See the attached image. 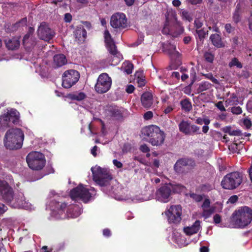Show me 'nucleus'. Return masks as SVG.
<instances>
[{
	"mask_svg": "<svg viewBox=\"0 0 252 252\" xmlns=\"http://www.w3.org/2000/svg\"><path fill=\"white\" fill-rule=\"evenodd\" d=\"M190 198H192L196 202H200L203 199V196L200 194L192 193L189 194Z\"/></svg>",
	"mask_w": 252,
	"mask_h": 252,
	"instance_id": "a18cd8bd",
	"label": "nucleus"
},
{
	"mask_svg": "<svg viewBox=\"0 0 252 252\" xmlns=\"http://www.w3.org/2000/svg\"><path fill=\"white\" fill-rule=\"evenodd\" d=\"M225 105L226 107L231 105H237L240 104L238 97L235 94H232L229 98L225 100Z\"/></svg>",
	"mask_w": 252,
	"mask_h": 252,
	"instance_id": "473e14b6",
	"label": "nucleus"
},
{
	"mask_svg": "<svg viewBox=\"0 0 252 252\" xmlns=\"http://www.w3.org/2000/svg\"><path fill=\"white\" fill-rule=\"evenodd\" d=\"M215 106L221 111H225L226 110L222 101H219L215 104Z\"/></svg>",
	"mask_w": 252,
	"mask_h": 252,
	"instance_id": "6e6d98bb",
	"label": "nucleus"
},
{
	"mask_svg": "<svg viewBox=\"0 0 252 252\" xmlns=\"http://www.w3.org/2000/svg\"><path fill=\"white\" fill-rule=\"evenodd\" d=\"M211 207H210V200L208 198L205 199L201 205V209H207L210 208Z\"/></svg>",
	"mask_w": 252,
	"mask_h": 252,
	"instance_id": "864d4df0",
	"label": "nucleus"
},
{
	"mask_svg": "<svg viewBox=\"0 0 252 252\" xmlns=\"http://www.w3.org/2000/svg\"><path fill=\"white\" fill-rule=\"evenodd\" d=\"M201 216L205 219L209 218L211 215L214 213L215 208L213 207H211L210 208L203 209H202Z\"/></svg>",
	"mask_w": 252,
	"mask_h": 252,
	"instance_id": "a19ab883",
	"label": "nucleus"
},
{
	"mask_svg": "<svg viewBox=\"0 0 252 252\" xmlns=\"http://www.w3.org/2000/svg\"><path fill=\"white\" fill-rule=\"evenodd\" d=\"M145 135L149 137V142L153 146L161 145L165 139V135L163 131L156 126H150L143 129Z\"/></svg>",
	"mask_w": 252,
	"mask_h": 252,
	"instance_id": "423d86ee",
	"label": "nucleus"
},
{
	"mask_svg": "<svg viewBox=\"0 0 252 252\" xmlns=\"http://www.w3.org/2000/svg\"><path fill=\"white\" fill-rule=\"evenodd\" d=\"M194 165V162L190 159H181L178 160L174 165V169L177 172H180L181 169L184 166H193Z\"/></svg>",
	"mask_w": 252,
	"mask_h": 252,
	"instance_id": "aec40b11",
	"label": "nucleus"
},
{
	"mask_svg": "<svg viewBox=\"0 0 252 252\" xmlns=\"http://www.w3.org/2000/svg\"><path fill=\"white\" fill-rule=\"evenodd\" d=\"M172 187L170 184H167L158 189L156 192V200L162 203L169 202L172 194Z\"/></svg>",
	"mask_w": 252,
	"mask_h": 252,
	"instance_id": "2eb2a0df",
	"label": "nucleus"
},
{
	"mask_svg": "<svg viewBox=\"0 0 252 252\" xmlns=\"http://www.w3.org/2000/svg\"><path fill=\"white\" fill-rule=\"evenodd\" d=\"M113 163L115 166L118 168H120L123 167V163L117 159H114L113 160Z\"/></svg>",
	"mask_w": 252,
	"mask_h": 252,
	"instance_id": "052dcab7",
	"label": "nucleus"
},
{
	"mask_svg": "<svg viewBox=\"0 0 252 252\" xmlns=\"http://www.w3.org/2000/svg\"><path fill=\"white\" fill-rule=\"evenodd\" d=\"M238 200V197L237 195H233L231 196L229 199L228 202L231 203H234Z\"/></svg>",
	"mask_w": 252,
	"mask_h": 252,
	"instance_id": "0e129e2a",
	"label": "nucleus"
},
{
	"mask_svg": "<svg viewBox=\"0 0 252 252\" xmlns=\"http://www.w3.org/2000/svg\"><path fill=\"white\" fill-rule=\"evenodd\" d=\"M27 18H23L19 22L16 23L14 25V26L15 28H18L21 27L25 26L27 25Z\"/></svg>",
	"mask_w": 252,
	"mask_h": 252,
	"instance_id": "49530a36",
	"label": "nucleus"
},
{
	"mask_svg": "<svg viewBox=\"0 0 252 252\" xmlns=\"http://www.w3.org/2000/svg\"><path fill=\"white\" fill-rule=\"evenodd\" d=\"M4 115L9 117L10 121H11L13 124L17 122L19 117V113L14 109L8 110L6 113L4 114Z\"/></svg>",
	"mask_w": 252,
	"mask_h": 252,
	"instance_id": "c85d7f7f",
	"label": "nucleus"
},
{
	"mask_svg": "<svg viewBox=\"0 0 252 252\" xmlns=\"http://www.w3.org/2000/svg\"><path fill=\"white\" fill-rule=\"evenodd\" d=\"M194 25L196 29L200 28L203 25L202 20L199 19H195L194 21Z\"/></svg>",
	"mask_w": 252,
	"mask_h": 252,
	"instance_id": "13d9d810",
	"label": "nucleus"
},
{
	"mask_svg": "<svg viewBox=\"0 0 252 252\" xmlns=\"http://www.w3.org/2000/svg\"><path fill=\"white\" fill-rule=\"evenodd\" d=\"M222 131L224 133H228L231 136L241 135V131L239 129H232L230 126H226L222 128Z\"/></svg>",
	"mask_w": 252,
	"mask_h": 252,
	"instance_id": "72a5a7b5",
	"label": "nucleus"
},
{
	"mask_svg": "<svg viewBox=\"0 0 252 252\" xmlns=\"http://www.w3.org/2000/svg\"><path fill=\"white\" fill-rule=\"evenodd\" d=\"M204 58L206 61L212 63L214 57L212 54L210 52H206L204 54Z\"/></svg>",
	"mask_w": 252,
	"mask_h": 252,
	"instance_id": "09e8293b",
	"label": "nucleus"
},
{
	"mask_svg": "<svg viewBox=\"0 0 252 252\" xmlns=\"http://www.w3.org/2000/svg\"><path fill=\"white\" fill-rule=\"evenodd\" d=\"M153 198V190L146 189L142 191L141 193L136 194L133 196L132 200L134 202H141L148 201Z\"/></svg>",
	"mask_w": 252,
	"mask_h": 252,
	"instance_id": "6ab92c4d",
	"label": "nucleus"
},
{
	"mask_svg": "<svg viewBox=\"0 0 252 252\" xmlns=\"http://www.w3.org/2000/svg\"><path fill=\"white\" fill-rule=\"evenodd\" d=\"M190 134L191 133H199L200 128L195 125H190Z\"/></svg>",
	"mask_w": 252,
	"mask_h": 252,
	"instance_id": "4d7b16f0",
	"label": "nucleus"
},
{
	"mask_svg": "<svg viewBox=\"0 0 252 252\" xmlns=\"http://www.w3.org/2000/svg\"><path fill=\"white\" fill-rule=\"evenodd\" d=\"M242 181V175L238 172H234L225 175L221 182V185L225 189H233L239 186Z\"/></svg>",
	"mask_w": 252,
	"mask_h": 252,
	"instance_id": "1a4fd4ad",
	"label": "nucleus"
},
{
	"mask_svg": "<svg viewBox=\"0 0 252 252\" xmlns=\"http://www.w3.org/2000/svg\"><path fill=\"white\" fill-rule=\"evenodd\" d=\"M135 80L139 87H142L145 84V80L141 72H136L135 75Z\"/></svg>",
	"mask_w": 252,
	"mask_h": 252,
	"instance_id": "58836bf2",
	"label": "nucleus"
},
{
	"mask_svg": "<svg viewBox=\"0 0 252 252\" xmlns=\"http://www.w3.org/2000/svg\"><path fill=\"white\" fill-rule=\"evenodd\" d=\"M229 66L230 67L236 66L238 68H242V64L236 58H233L232 61L229 63Z\"/></svg>",
	"mask_w": 252,
	"mask_h": 252,
	"instance_id": "c03bdc74",
	"label": "nucleus"
},
{
	"mask_svg": "<svg viewBox=\"0 0 252 252\" xmlns=\"http://www.w3.org/2000/svg\"><path fill=\"white\" fill-rule=\"evenodd\" d=\"M245 6V3L243 0L240 1L237 4L236 9L234 11L233 16V21L235 23H238L240 21V13L242 8Z\"/></svg>",
	"mask_w": 252,
	"mask_h": 252,
	"instance_id": "393cba45",
	"label": "nucleus"
},
{
	"mask_svg": "<svg viewBox=\"0 0 252 252\" xmlns=\"http://www.w3.org/2000/svg\"><path fill=\"white\" fill-rule=\"evenodd\" d=\"M24 139V134L20 128H12L6 132L3 142L7 149L16 150L22 147Z\"/></svg>",
	"mask_w": 252,
	"mask_h": 252,
	"instance_id": "39448f33",
	"label": "nucleus"
},
{
	"mask_svg": "<svg viewBox=\"0 0 252 252\" xmlns=\"http://www.w3.org/2000/svg\"><path fill=\"white\" fill-rule=\"evenodd\" d=\"M67 97L72 100L81 102L80 106L87 111H90L92 108L91 99L88 97L86 94L84 92L76 91L69 94Z\"/></svg>",
	"mask_w": 252,
	"mask_h": 252,
	"instance_id": "9b49d317",
	"label": "nucleus"
},
{
	"mask_svg": "<svg viewBox=\"0 0 252 252\" xmlns=\"http://www.w3.org/2000/svg\"><path fill=\"white\" fill-rule=\"evenodd\" d=\"M252 220V210L243 206L235 210L231 217L230 225L233 228H244Z\"/></svg>",
	"mask_w": 252,
	"mask_h": 252,
	"instance_id": "20e7f679",
	"label": "nucleus"
},
{
	"mask_svg": "<svg viewBox=\"0 0 252 252\" xmlns=\"http://www.w3.org/2000/svg\"><path fill=\"white\" fill-rule=\"evenodd\" d=\"M200 228V221L196 220L190 227H187L184 228L185 233L189 235L196 233Z\"/></svg>",
	"mask_w": 252,
	"mask_h": 252,
	"instance_id": "bb28decb",
	"label": "nucleus"
},
{
	"mask_svg": "<svg viewBox=\"0 0 252 252\" xmlns=\"http://www.w3.org/2000/svg\"><path fill=\"white\" fill-rule=\"evenodd\" d=\"M213 187L210 185H203L200 186V190L202 191H208L213 189Z\"/></svg>",
	"mask_w": 252,
	"mask_h": 252,
	"instance_id": "603ef678",
	"label": "nucleus"
},
{
	"mask_svg": "<svg viewBox=\"0 0 252 252\" xmlns=\"http://www.w3.org/2000/svg\"><path fill=\"white\" fill-rule=\"evenodd\" d=\"M172 187V192H176V193H180L182 191H183L185 189V187L183 186H182L179 184L173 185L170 184Z\"/></svg>",
	"mask_w": 252,
	"mask_h": 252,
	"instance_id": "37998d69",
	"label": "nucleus"
},
{
	"mask_svg": "<svg viewBox=\"0 0 252 252\" xmlns=\"http://www.w3.org/2000/svg\"><path fill=\"white\" fill-rule=\"evenodd\" d=\"M243 125L247 128H249L252 126V124L250 119L245 118L243 121Z\"/></svg>",
	"mask_w": 252,
	"mask_h": 252,
	"instance_id": "5fc2aeb1",
	"label": "nucleus"
},
{
	"mask_svg": "<svg viewBox=\"0 0 252 252\" xmlns=\"http://www.w3.org/2000/svg\"><path fill=\"white\" fill-rule=\"evenodd\" d=\"M79 72L71 69L65 71L62 76V86L65 88H69L74 85L79 80Z\"/></svg>",
	"mask_w": 252,
	"mask_h": 252,
	"instance_id": "ddd939ff",
	"label": "nucleus"
},
{
	"mask_svg": "<svg viewBox=\"0 0 252 252\" xmlns=\"http://www.w3.org/2000/svg\"><path fill=\"white\" fill-rule=\"evenodd\" d=\"M180 13L182 18L183 20L188 21L189 22H190L192 20V15L188 11L185 9H181Z\"/></svg>",
	"mask_w": 252,
	"mask_h": 252,
	"instance_id": "79ce46f5",
	"label": "nucleus"
},
{
	"mask_svg": "<svg viewBox=\"0 0 252 252\" xmlns=\"http://www.w3.org/2000/svg\"><path fill=\"white\" fill-rule=\"evenodd\" d=\"M181 73H182L181 75V79L183 81L186 80L188 77V75L186 73V72L187 71V70L186 68H183L182 67L181 68Z\"/></svg>",
	"mask_w": 252,
	"mask_h": 252,
	"instance_id": "3c124183",
	"label": "nucleus"
},
{
	"mask_svg": "<svg viewBox=\"0 0 252 252\" xmlns=\"http://www.w3.org/2000/svg\"><path fill=\"white\" fill-rule=\"evenodd\" d=\"M93 180L96 184L102 188L106 193H110L113 190L112 175L109 169L102 168L97 165L91 168Z\"/></svg>",
	"mask_w": 252,
	"mask_h": 252,
	"instance_id": "f03ea898",
	"label": "nucleus"
},
{
	"mask_svg": "<svg viewBox=\"0 0 252 252\" xmlns=\"http://www.w3.org/2000/svg\"><path fill=\"white\" fill-rule=\"evenodd\" d=\"M95 194L96 191L94 188L88 189L82 184L72 189L70 192L72 199L82 200L85 203L92 199Z\"/></svg>",
	"mask_w": 252,
	"mask_h": 252,
	"instance_id": "0eeeda50",
	"label": "nucleus"
},
{
	"mask_svg": "<svg viewBox=\"0 0 252 252\" xmlns=\"http://www.w3.org/2000/svg\"><path fill=\"white\" fill-rule=\"evenodd\" d=\"M6 47L9 50H15L17 49L20 44V42L17 38L13 37L6 39L5 41Z\"/></svg>",
	"mask_w": 252,
	"mask_h": 252,
	"instance_id": "cd10ccee",
	"label": "nucleus"
},
{
	"mask_svg": "<svg viewBox=\"0 0 252 252\" xmlns=\"http://www.w3.org/2000/svg\"><path fill=\"white\" fill-rule=\"evenodd\" d=\"M163 50L172 57H178L179 55L178 52L176 51V45L174 44H164Z\"/></svg>",
	"mask_w": 252,
	"mask_h": 252,
	"instance_id": "b1692460",
	"label": "nucleus"
},
{
	"mask_svg": "<svg viewBox=\"0 0 252 252\" xmlns=\"http://www.w3.org/2000/svg\"><path fill=\"white\" fill-rule=\"evenodd\" d=\"M104 37L107 50L111 54L114 56V57L118 59V61H119L121 59V55L117 51L114 40L107 30L104 32Z\"/></svg>",
	"mask_w": 252,
	"mask_h": 252,
	"instance_id": "dca6fc26",
	"label": "nucleus"
},
{
	"mask_svg": "<svg viewBox=\"0 0 252 252\" xmlns=\"http://www.w3.org/2000/svg\"><path fill=\"white\" fill-rule=\"evenodd\" d=\"M49 196L51 199L52 197L54 198L51 200V204L49 205V207L52 210V216L56 219H64L65 215H63V209L66 207V204L65 203H60L59 201H56L58 196L56 194L54 191H51L50 192Z\"/></svg>",
	"mask_w": 252,
	"mask_h": 252,
	"instance_id": "9d476101",
	"label": "nucleus"
},
{
	"mask_svg": "<svg viewBox=\"0 0 252 252\" xmlns=\"http://www.w3.org/2000/svg\"><path fill=\"white\" fill-rule=\"evenodd\" d=\"M10 118L4 114L0 116V128L3 129L9 126Z\"/></svg>",
	"mask_w": 252,
	"mask_h": 252,
	"instance_id": "c9c22d12",
	"label": "nucleus"
},
{
	"mask_svg": "<svg viewBox=\"0 0 252 252\" xmlns=\"http://www.w3.org/2000/svg\"><path fill=\"white\" fill-rule=\"evenodd\" d=\"M38 35L40 38L45 41H49L51 39L54 35V32L51 29L49 28L48 25L45 23H42L38 28Z\"/></svg>",
	"mask_w": 252,
	"mask_h": 252,
	"instance_id": "a211bd4d",
	"label": "nucleus"
},
{
	"mask_svg": "<svg viewBox=\"0 0 252 252\" xmlns=\"http://www.w3.org/2000/svg\"><path fill=\"white\" fill-rule=\"evenodd\" d=\"M64 19L66 22H70L72 20V16L69 13H66L64 15Z\"/></svg>",
	"mask_w": 252,
	"mask_h": 252,
	"instance_id": "338daca9",
	"label": "nucleus"
},
{
	"mask_svg": "<svg viewBox=\"0 0 252 252\" xmlns=\"http://www.w3.org/2000/svg\"><path fill=\"white\" fill-rule=\"evenodd\" d=\"M166 21L162 29L164 34H170L173 37H177L183 32L184 28L177 21L175 11L172 8L167 10L165 14Z\"/></svg>",
	"mask_w": 252,
	"mask_h": 252,
	"instance_id": "7ed1b4c3",
	"label": "nucleus"
},
{
	"mask_svg": "<svg viewBox=\"0 0 252 252\" xmlns=\"http://www.w3.org/2000/svg\"><path fill=\"white\" fill-rule=\"evenodd\" d=\"M190 125L189 122L182 121L179 125V130L186 135L190 134Z\"/></svg>",
	"mask_w": 252,
	"mask_h": 252,
	"instance_id": "7c9ffc66",
	"label": "nucleus"
},
{
	"mask_svg": "<svg viewBox=\"0 0 252 252\" xmlns=\"http://www.w3.org/2000/svg\"><path fill=\"white\" fill-rule=\"evenodd\" d=\"M214 221L216 223H219L221 221L220 216L218 214H216L214 216Z\"/></svg>",
	"mask_w": 252,
	"mask_h": 252,
	"instance_id": "69168bd1",
	"label": "nucleus"
},
{
	"mask_svg": "<svg viewBox=\"0 0 252 252\" xmlns=\"http://www.w3.org/2000/svg\"><path fill=\"white\" fill-rule=\"evenodd\" d=\"M212 87V84L207 81L202 82L199 85L197 89L198 93L207 90Z\"/></svg>",
	"mask_w": 252,
	"mask_h": 252,
	"instance_id": "ea45409f",
	"label": "nucleus"
},
{
	"mask_svg": "<svg viewBox=\"0 0 252 252\" xmlns=\"http://www.w3.org/2000/svg\"><path fill=\"white\" fill-rule=\"evenodd\" d=\"M67 62L65 56L63 54H58L54 56L53 66L55 67H61Z\"/></svg>",
	"mask_w": 252,
	"mask_h": 252,
	"instance_id": "a878e982",
	"label": "nucleus"
},
{
	"mask_svg": "<svg viewBox=\"0 0 252 252\" xmlns=\"http://www.w3.org/2000/svg\"><path fill=\"white\" fill-rule=\"evenodd\" d=\"M231 112L233 114L239 115L242 113V110L240 106H234L231 107Z\"/></svg>",
	"mask_w": 252,
	"mask_h": 252,
	"instance_id": "de8ad7c7",
	"label": "nucleus"
},
{
	"mask_svg": "<svg viewBox=\"0 0 252 252\" xmlns=\"http://www.w3.org/2000/svg\"><path fill=\"white\" fill-rule=\"evenodd\" d=\"M122 68L124 72L129 74L132 73L133 65L129 62H126L123 63Z\"/></svg>",
	"mask_w": 252,
	"mask_h": 252,
	"instance_id": "e433bc0d",
	"label": "nucleus"
},
{
	"mask_svg": "<svg viewBox=\"0 0 252 252\" xmlns=\"http://www.w3.org/2000/svg\"><path fill=\"white\" fill-rule=\"evenodd\" d=\"M81 208L78 206H70L67 211L66 216L67 218H76L81 214Z\"/></svg>",
	"mask_w": 252,
	"mask_h": 252,
	"instance_id": "5701e85b",
	"label": "nucleus"
},
{
	"mask_svg": "<svg viewBox=\"0 0 252 252\" xmlns=\"http://www.w3.org/2000/svg\"><path fill=\"white\" fill-rule=\"evenodd\" d=\"M75 38L78 41L81 43L84 41L87 36V32L83 26L80 25L78 26L74 32Z\"/></svg>",
	"mask_w": 252,
	"mask_h": 252,
	"instance_id": "4be33fe9",
	"label": "nucleus"
},
{
	"mask_svg": "<svg viewBox=\"0 0 252 252\" xmlns=\"http://www.w3.org/2000/svg\"><path fill=\"white\" fill-rule=\"evenodd\" d=\"M210 39L213 44L218 48H220L224 46V44L221 41L220 36L218 34L212 35L210 36Z\"/></svg>",
	"mask_w": 252,
	"mask_h": 252,
	"instance_id": "2f4dec72",
	"label": "nucleus"
},
{
	"mask_svg": "<svg viewBox=\"0 0 252 252\" xmlns=\"http://www.w3.org/2000/svg\"><path fill=\"white\" fill-rule=\"evenodd\" d=\"M140 150L144 153H147L149 151V147L145 144L142 145L140 147Z\"/></svg>",
	"mask_w": 252,
	"mask_h": 252,
	"instance_id": "680f3d73",
	"label": "nucleus"
},
{
	"mask_svg": "<svg viewBox=\"0 0 252 252\" xmlns=\"http://www.w3.org/2000/svg\"><path fill=\"white\" fill-rule=\"evenodd\" d=\"M173 239L174 241L179 247L186 246L189 244L188 242L186 241L185 237L178 233H174Z\"/></svg>",
	"mask_w": 252,
	"mask_h": 252,
	"instance_id": "c756f323",
	"label": "nucleus"
},
{
	"mask_svg": "<svg viewBox=\"0 0 252 252\" xmlns=\"http://www.w3.org/2000/svg\"><path fill=\"white\" fill-rule=\"evenodd\" d=\"M34 32V29L32 27L29 28L28 33L24 36L23 42V44L27 47H29L28 43L29 41L32 39V35Z\"/></svg>",
	"mask_w": 252,
	"mask_h": 252,
	"instance_id": "f704fd0d",
	"label": "nucleus"
},
{
	"mask_svg": "<svg viewBox=\"0 0 252 252\" xmlns=\"http://www.w3.org/2000/svg\"><path fill=\"white\" fill-rule=\"evenodd\" d=\"M164 213L170 223H178L181 220L182 207L180 205H172Z\"/></svg>",
	"mask_w": 252,
	"mask_h": 252,
	"instance_id": "4468645a",
	"label": "nucleus"
},
{
	"mask_svg": "<svg viewBox=\"0 0 252 252\" xmlns=\"http://www.w3.org/2000/svg\"><path fill=\"white\" fill-rule=\"evenodd\" d=\"M0 194L2 199L14 208L31 209L32 205L26 200L22 192L13 194V190L5 181L0 180Z\"/></svg>",
	"mask_w": 252,
	"mask_h": 252,
	"instance_id": "f257e3e1",
	"label": "nucleus"
},
{
	"mask_svg": "<svg viewBox=\"0 0 252 252\" xmlns=\"http://www.w3.org/2000/svg\"><path fill=\"white\" fill-rule=\"evenodd\" d=\"M110 24L115 29H123L127 26V20L126 15L122 13H117L111 18Z\"/></svg>",
	"mask_w": 252,
	"mask_h": 252,
	"instance_id": "f3484780",
	"label": "nucleus"
},
{
	"mask_svg": "<svg viewBox=\"0 0 252 252\" xmlns=\"http://www.w3.org/2000/svg\"><path fill=\"white\" fill-rule=\"evenodd\" d=\"M153 113L151 111H148L145 113L144 117L145 120H149L153 117Z\"/></svg>",
	"mask_w": 252,
	"mask_h": 252,
	"instance_id": "e2e57ef3",
	"label": "nucleus"
},
{
	"mask_svg": "<svg viewBox=\"0 0 252 252\" xmlns=\"http://www.w3.org/2000/svg\"><path fill=\"white\" fill-rule=\"evenodd\" d=\"M28 166L32 170H38L43 168L46 162L44 156L39 152H32L27 156Z\"/></svg>",
	"mask_w": 252,
	"mask_h": 252,
	"instance_id": "6e6552de",
	"label": "nucleus"
},
{
	"mask_svg": "<svg viewBox=\"0 0 252 252\" xmlns=\"http://www.w3.org/2000/svg\"><path fill=\"white\" fill-rule=\"evenodd\" d=\"M196 32L200 39L204 38L206 34V32L203 30H196Z\"/></svg>",
	"mask_w": 252,
	"mask_h": 252,
	"instance_id": "bf43d9fd",
	"label": "nucleus"
},
{
	"mask_svg": "<svg viewBox=\"0 0 252 252\" xmlns=\"http://www.w3.org/2000/svg\"><path fill=\"white\" fill-rule=\"evenodd\" d=\"M142 105L145 108H150L153 104V95L151 93L146 92L141 97Z\"/></svg>",
	"mask_w": 252,
	"mask_h": 252,
	"instance_id": "412c9836",
	"label": "nucleus"
},
{
	"mask_svg": "<svg viewBox=\"0 0 252 252\" xmlns=\"http://www.w3.org/2000/svg\"><path fill=\"white\" fill-rule=\"evenodd\" d=\"M181 105L182 108L186 112L189 111L192 108L191 102L187 99H185L181 101Z\"/></svg>",
	"mask_w": 252,
	"mask_h": 252,
	"instance_id": "4c0bfd02",
	"label": "nucleus"
},
{
	"mask_svg": "<svg viewBox=\"0 0 252 252\" xmlns=\"http://www.w3.org/2000/svg\"><path fill=\"white\" fill-rule=\"evenodd\" d=\"M247 108L249 112L252 113V101H249L248 102L247 104Z\"/></svg>",
	"mask_w": 252,
	"mask_h": 252,
	"instance_id": "774afa93",
	"label": "nucleus"
},
{
	"mask_svg": "<svg viewBox=\"0 0 252 252\" xmlns=\"http://www.w3.org/2000/svg\"><path fill=\"white\" fill-rule=\"evenodd\" d=\"M112 81L107 73H102L98 77L95 85V91L99 94L107 92L111 86Z\"/></svg>",
	"mask_w": 252,
	"mask_h": 252,
	"instance_id": "f8f14e48",
	"label": "nucleus"
},
{
	"mask_svg": "<svg viewBox=\"0 0 252 252\" xmlns=\"http://www.w3.org/2000/svg\"><path fill=\"white\" fill-rule=\"evenodd\" d=\"M175 105L173 104H168V106L164 109V113L167 114L171 113L175 109Z\"/></svg>",
	"mask_w": 252,
	"mask_h": 252,
	"instance_id": "8fccbe9b",
	"label": "nucleus"
}]
</instances>
